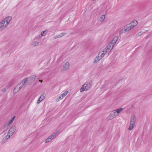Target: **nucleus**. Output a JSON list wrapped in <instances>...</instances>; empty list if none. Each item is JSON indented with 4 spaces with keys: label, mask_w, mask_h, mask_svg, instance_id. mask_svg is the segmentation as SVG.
<instances>
[{
    "label": "nucleus",
    "mask_w": 152,
    "mask_h": 152,
    "mask_svg": "<svg viewBox=\"0 0 152 152\" xmlns=\"http://www.w3.org/2000/svg\"><path fill=\"white\" fill-rule=\"evenodd\" d=\"M11 16H8L0 22V31L5 28L8 25L9 23L12 20Z\"/></svg>",
    "instance_id": "f257e3e1"
},
{
    "label": "nucleus",
    "mask_w": 152,
    "mask_h": 152,
    "mask_svg": "<svg viewBox=\"0 0 152 152\" xmlns=\"http://www.w3.org/2000/svg\"><path fill=\"white\" fill-rule=\"evenodd\" d=\"M15 129V126H13L10 128L8 131L7 135H10V137L14 134Z\"/></svg>",
    "instance_id": "f03ea898"
},
{
    "label": "nucleus",
    "mask_w": 152,
    "mask_h": 152,
    "mask_svg": "<svg viewBox=\"0 0 152 152\" xmlns=\"http://www.w3.org/2000/svg\"><path fill=\"white\" fill-rule=\"evenodd\" d=\"M15 118V116L13 117L4 126V128L7 127L5 130H7L10 127V125L12 123Z\"/></svg>",
    "instance_id": "7ed1b4c3"
},
{
    "label": "nucleus",
    "mask_w": 152,
    "mask_h": 152,
    "mask_svg": "<svg viewBox=\"0 0 152 152\" xmlns=\"http://www.w3.org/2000/svg\"><path fill=\"white\" fill-rule=\"evenodd\" d=\"M123 110V109L122 108H120L118 109H117L116 110H115L112 111L113 112V113L114 115H115V117L118 116V114L121 113L122 110Z\"/></svg>",
    "instance_id": "20e7f679"
},
{
    "label": "nucleus",
    "mask_w": 152,
    "mask_h": 152,
    "mask_svg": "<svg viewBox=\"0 0 152 152\" xmlns=\"http://www.w3.org/2000/svg\"><path fill=\"white\" fill-rule=\"evenodd\" d=\"M132 25L130 23L125 26L124 27V30L126 31V32L128 31L131 29L133 28Z\"/></svg>",
    "instance_id": "39448f33"
},
{
    "label": "nucleus",
    "mask_w": 152,
    "mask_h": 152,
    "mask_svg": "<svg viewBox=\"0 0 152 152\" xmlns=\"http://www.w3.org/2000/svg\"><path fill=\"white\" fill-rule=\"evenodd\" d=\"M29 81V78H26L22 80L20 83L23 86L26 85L28 83Z\"/></svg>",
    "instance_id": "423d86ee"
},
{
    "label": "nucleus",
    "mask_w": 152,
    "mask_h": 152,
    "mask_svg": "<svg viewBox=\"0 0 152 152\" xmlns=\"http://www.w3.org/2000/svg\"><path fill=\"white\" fill-rule=\"evenodd\" d=\"M22 87V86L19 83L15 87V88L14 89L13 93L15 94H16L20 90V89Z\"/></svg>",
    "instance_id": "0eeeda50"
},
{
    "label": "nucleus",
    "mask_w": 152,
    "mask_h": 152,
    "mask_svg": "<svg viewBox=\"0 0 152 152\" xmlns=\"http://www.w3.org/2000/svg\"><path fill=\"white\" fill-rule=\"evenodd\" d=\"M68 93V91H66L63 93L61 94L59 97L58 99H57V100L59 101L61 99H62Z\"/></svg>",
    "instance_id": "6e6552de"
},
{
    "label": "nucleus",
    "mask_w": 152,
    "mask_h": 152,
    "mask_svg": "<svg viewBox=\"0 0 152 152\" xmlns=\"http://www.w3.org/2000/svg\"><path fill=\"white\" fill-rule=\"evenodd\" d=\"M115 115L114 114L112 111L110 113L109 116L107 117V119L108 120H110L113 119L115 118Z\"/></svg>",
    "instance_id": "1a4fd4ad"
},
{
    "label": "nucleus",
    "mask_w": 152,
    "mask_h": 152,
    "mask_svg": "<svg viewBox=\"0 0 152 152\" xmlns=\"http://www.w3.org/2000/svg\"><path fill=\"white\" fill-rule=\"evenodd\" d=\"M114 45V44L110 42L107 47V49H109V52H110V51L113 49Z\"/></svg>",
    "instance_id": "9d476101"
},
{
    "label": "nucleus",
    "mask_w": 152,
    "mask_h": 152,
    "mask_svg": "<svg viewBox=\"0 0 152 152\" xmlns=\"http://www.w3.org/2000/svg\"><path fill=\"white\" fill-rule=\"evenodd\" d=\"M36 78V75H34L31 76L30 77V79H29V84L34 82L35 81Z\"/></svg>",
    "instance_id": "9b49d317"
},
{
    "label": "nucleus",
    "mask_w": 152,
    "mask_h": 152,
    "mask_svg": "<svg viewBox=\"0 0 152 152\" xmlns=\"http://www.w3.org/2000/svg\"><path fill=\"white\" fill-rule=\"evenodd\" d=\"M84 86V88H85V89H86V90H88V89H89L90 87H91V83H86L85 84H84L83 86Z\"/></svg>",
    "instance_id": "f8f14e48"
},
{
    "label": "nucleus",
    "mask_w": 152,
    "mask_h": 152,
    "mask_svg": "<svg viewBox=\"0 0 152 152\" xmlns=\"http://www.w3.org/2000/svg\"><path fill=\"white\" fill-rule=\"evenodd\" d=\"M69 62H67L65 63L64 64L63 67H64V69H63L61 71H65L69 67Z\"/></svg>",
    "instance_id": "ddd939ff"
},
{
    "label": "nucleus",
    "mask_w": 152,
    "mask_h": 152,
    "mask_svg": "<svg viewBox=\"0 0 152 152\" xmlns=\"http://www.w3.org/2000/svg\"><path fill=\"white\" fill-rule=\"evenodd\" d=\"M10 138V135H7L5 137H4L2 140V143H4L6 142Z\"/></svg>",
    "instance_id": "4468645a"
},
{
    "label": "nucleus",
    "mask_w": 152,
    "mask_h": 152,
    "mask_svg": "<svg viewBox=\"0 0 152 152\" xmlns=\"http://www.w3.org/2000/svg\"><path fill=\"white\" fill-rule=\"evenodd\" d=\"M118 39V36H116L110 42L114 45Z\"/></svg>",
    "instance_id": "2eb2a0df"
},
{
    "label": "nucleus",
    "mask_w": 152,
    "mask_h": 152,
    "mask_svg": "<svg viewBox=\"0 0 152 152\" xmlns=\"http://www.w3.org/2000/svg\"><path fill=\"white\" fill-rule=\"evenodd\" d=\"M102 58L98 55L95 58L94 61V64L97 63L98 61L100 60Z\"/></svg>",
    "instance_id": "dca6fc26"
},
{
    "label": "nucleus",
    "mask_w": 152,
    "mask_h": 152,
    "mask_svg": "<svg viewBox=\"0 0 152 152\" xmlns=\"http://www.w3.org/2000/svg\"><path fill=\"white\" fill-rule=\"evenodd\" d=\"M58 134V132H56L52 134L50 136V137L53 139L55 137H56Z\"/></svg>",
    "instance_id": "f3484780"
},
{
    "label": "nucleus",
    "mask_w": 152,
    "mask_h": 152,
    "mask_svg": "<svg viewBox=\"0 0 152 152\" xmlns=\"http://www.w3.org/2000/svg\"><path fill=\"white\" fill-rule=\"evenodd\" d=\"M132 25L133 28L135 27L137 24V20H134L130 23Z\"/></svg>",
    "instance_id": "a211bd4d"
},
{
    "label": "nucleus",
    "mask_w": 152,
    "mask_h": 152,
    "mask_svg": "<svg viewBox=\"0 0 152 152\" xmlns=\"http://www.w3.org/2000/svg\"><path fill=\"white\" fill-rule=\"evenodd\" d=\"M53 139L50 137V136H49L48 138L45 140V143H47L50 141L52 140Z\"/></svg>",
    "instance_id": "6ab92c4d"
},
{
    "label": "nucleus",
    "mask_w": 152,
    "mask_h": 152,
    "mask_svg": "<svg viewBox=\"0 0 152 152\" xmlns=\"http://www.w3.org/2000/svg\"><path fill=\"white\" fill-rule=\"evenodd\" d=\"M105 54L103 53V52L102 51H101L99 53V56H100V57L102 58V57H103Z\"/></svg>",
    "instance_id": "aec40b11"
},
{
    "label": "nucleus",
    "mask_w": 152,
    "mask_h": 152,
    "mask_svg": "<svg viewBox=\"0 0 152 152\" xmlns=\"http://www.w3.org/2000/svg\"><path fill=\"white\" fill-rule=\"evenodd\" d=\"M105 18V15H102L100 17V18L101 20H100V21L101 22H103Z\"/></svg>",
    "instance_id": "412c9836"
},
{
    "label": "nucleus",
    "mask_w": 152,
    "mask_h": 152,
    "mask_svg": "<svg viewBox=\"0 0 152 152\" xmlns=\"http://www.w3.org/2000/svg\"><path fill=\"white\" fill-rule=\"evenodd\" d=\"M103 52V53H104L105 54L108 52H109V49H107V48H104L103 50H102Z\"/></svg>",
    "instance_id": "4be33fe9"
},
{
    "label": "nucleus",
    "mask_w": 152,
    "mask_h": 152,
    "mask_svg": "<svg viewBox=\"0 0 152 152\" xmlns=\"http://www.w3.org/2000/svg\"><path fill=\"white\" fill-rule=\"evenodd\" d=\"M83 86L80 89V91L81 92H83L84 91H86V89H85V88L84 86Z\"/></svg>",
    "instance_id": "5701e85b"
},
{
    "label": "nucleus",
    "mask_w": 152,
    "mask_h": 152,
    "mask_svg": "<svg viewBox=\"0 0 152 152\" xmlns=\"http://www.w3.org/2000/svg\"><path fill=\"white\" fill-rule=\"evenodd\" d=\"M126 32V31H125L124 30V29H122L121 30H120V31H119V33L120 34H123V33H125Z\"/></svg>",
    "instance_id": "b1692460"
},
{
    "label": "nucleus",
    "mask_w": 152,
    "mask_h": 152,
    "mask_svg": "<svg viewBox=\"0 0 152 152\" xmlns=\"http://www.w3.org/2000/svg\"><path fill=\"white\" fill-rule=\"evenodd\" d=\"M38 44H39L38 42L36 41H34L32 45L34 46H37L38 45Z\"/></svg>",
    "instance_id": "393cba45"
},
{
    "label": "nucleus",
    "mask_w": 152,
    "mask_h": 152,
    "mask_svg": "<svg viewBox=\"0 0 152 152\" xmlns=\"http://www.w3.org/2000/svg\"><path fill=\"white\" fill-rule=\"evenodd\" d=\"M45 94L44 93H43L41 95V96H40V97H41V98H42V99H44L45 98Z\"/></svg>",
    "instance_id": "a878e982"
},
{
    "label": "nucleus",
    "mask_w": 152,
    "mask_h": 152,
    "mask_svg": "<svg viewBox=\"0 0 152 152\" xmlns=\"http://www.w3.org/2000/svg\"><path fill=\"white\" fill-rule=\"evenodd\" d=\"M43 99H42V98L41 97H40L38 99V100L37 101V103L39 104L41 102H42Z\"/></svg>",
    "instance_id": "bb28decb"
},
{
    "label": "nucleus",
    "mask_w": 152,
    "mask_h": 152,
    "mask_svg": "<svg viewBox=\"0 0 152 152\" xmlns=\"http://www.w3.org/2000/svg\"><path fill=\"white\" fill-rule=\"evenodd\" d=\"M131 121H133L134 122L136 121L135 117V116H133L131 117Z\"/></svg>",
    "instance_id": "cd10ccee"
},
{
    "label": "nucleus",
    "mask_w": 152,
    "mask_h": 152,
    "mask_svg": "<svg viewBox=\"0 0 152 152\" xmlns=\"http://www.w3.org/2000/svg\"><path fill=\"white\" fill-rule=\"evenodd\" d=\"M66 34V33L64 32V33H61L60 34V35H59L60 36V37H63V36L65 35Z\"/></svg>",
    "instance_id": "c85d7f7f"
},
{
    "label": "nucleus",
    "mask_w": 152,
    "mask_h": 152,
    "mask_svg": "<svg viewBox=\"0 0 152 152\" xmlns=\"http://www.w3.org/2000/svg\"><path fill=\"white\" fill-rule=\"evenodd\" d=\"M134 126L132 125H131V124H130L129 127V130H132Z\"/></svg>",
    "instance_id": "c756f323"
},
{
    "label": "nucleus",
    "mask_w": 152,
    "mask_h": 152,
    "mask_svg": "<svg viewBox=\"0 0 152 152\" xmlns=\"http://www.w3.org/2000/svg\"><path fill=\"white\" fill-rule=\"evenodd\" d=\"M135 122H134L133 121H131V123L130 124H131V125H132L134 126L135 124Z\"/></svg>",
    "instance_id": "7c9ffc66"
},
{
    "label": "nucleus",
    "mask_w": 152,
    "mask_h": 152,
    "mask_svg": "<svg viewBox=\"0 0 152 152\" xmlns=\"http://www.w3.org/2000/svg\"><path fill=\"white\" fill-rule=\"evenodd\" d=\"M45 31H42L41 32V35H42V36H44L45 34Z\"/></svg>",
    "instance_id": "2f4dec72"
},
{
    "label": "nucleus",
    "mask_w": 152,
    "mask_h": 152,
    "mask_svg": "<svg viewBox=\"0 0 152 152\" xmlns=\"http://www.w3.org/2000/svg\"><path fill=\"white\" fill-rule=\"evenodd\" d=\"M60 37L59 35H58L56 37H54V38L55 39H56Z\"/></svg>",
    "instance_id": "473e14b6"
},
{
    "label": "nucleus",
    "mask_w": 152,
    "mask_h": 152,
    "mask_svg": "<svg viewBox=\"0 0 152 152\" xmlns=\"http://www.w3.org/2000/svg\"><path fill=\"white\" fill-rule=\"evenodd\" d=\"M6 90L5 88H4L3 89H2V91L3 92H5L6 91Z\"/></svg>",
    "instance_id": "72a5a7b5"
},
{
    "label": "nucleus",
    "mask_w": 152,
    "mask_h": 152,
    "mask_svg": "<svg viewBox=\"0 0 152 152\" xmlns=\"http://www.w3.org/2000/svg\"><path fill=\"white\" fill-rule=\"evenodd\" d=\"M7 128V127H5V128H4V131H6L7 130H5V129H6Z\"/></svg>",
    "instance_id": "f704fd0d"
},
{
    "label": "nucleus",
    "mask_w": 152,
    "mask_h": 152,
    "mask_svg": "<svg viewBox=\"0 0 152 152\" xmlns=\"http://www.w3.org/2000/svg\"><path fill=\"white\" fill-rule=\"evenodd\" d=\"M141 32H139L138 34V35H141L142 34H141Z\"/></svg>",
    "instance_id": "c9c22d12"
},
{
    "label": "nucleus",
    "mask_w": 152,
    "mask_h": 152,
    "mask_svg": "<svg viewBox=\"0 0 152 152\" xmlns=\"http://www.w3.org/2000/svg\"><path fill=\"white\" fill-rule=\"evenodd\" d=\"M39 81H40V82H41V83H42V81H40V80H39Z\"/></svg>",
    "instance_id": "e433bc0d"
}]
</instances>
